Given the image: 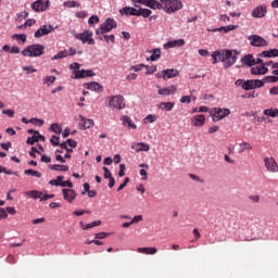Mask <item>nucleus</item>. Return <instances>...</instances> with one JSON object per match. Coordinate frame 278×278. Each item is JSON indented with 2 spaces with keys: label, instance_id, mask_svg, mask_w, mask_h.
Listing matches in <instances>:
<instances>
[{
  "label": "nucleus",
  "instance_id": "nucleus-1",
  "mask_svg": "<svg viewBox=\"0 0 278 278\" xmlns=\"http://www.w3.org/2000/svg\"><path fill=\"white\" fill-rule=\"evenodd\" d=\"M211 56L214 65L222 62L225 68H229L237 62V52L228 49L215 50L212 52Z\"/></svg>",
  "mask_w": 278,
  "mask_h": 278
},
{
  "label": "nucleus",
  "instance_id": "nucleus-2",
  "mask_svg": "<svg viewBox=\"0 0 278 278\" xmlns=\"http://www.w3.org/2000/svg\"><path fill=\"white\" fill-rule=\"evenodd\" d=\"M45 53V46L41 43H33L22 50V55L26 58H39Z\"/></svg>",
  "mask_w": 278,
  "mask_h": 278
},
{
  "label": "nucleus",
  "instance_id": "nucleus-3",
  "mask_svg": "<svg viewBox=\"0 0 278 278\" xmlns=\"http://www.w3.org/2000/svg\"><path fill=\"white\" fill-rule=\"evenodd\" d=\"M162 10L166 13H175L182 8V2L180 0H160Z\"/></svg>",
  "mask_w": 278,
  "mask_h": 278
},
{
  "label": "nucleus",
  "instance_id": "nucleus-4",
  "mask_svg": "<svg viewBox=\"0 0 278 278\" xmlns=\"http://www.w3.org/2000/svg\"><path fill=\"white\" fill-rule=\"evenodd\" d=\"M117 27V23L113 18L105 20L104 23L101 24V26L96 30L97 36H102L106 33H110L112 29Z\"/></svg>",
  "mask_w": 278,
  "mask_h": 278
},
{
  "label": "nucleus",
  "instance_id": "nucleus-5",
  "mask_svg": "<svg viewBox=\"0 0 278 278\" xmlns=\"http://www.w3.org/2000/svg\"><path fill=\"white\" fill-rule=\"evenodd\" d=\"M74 37L77 40H80L84 45L88 43L89 46L96 45V41L93 39V33L90 30H86L84 33H74Z\"/></svg>",
  "mask_w": 278,
  "mask_h": 278
},
{
  "label": "nucleus",
  "instance_id": "nucleus-6",
  "mask_svg": "<svg viewBox=\"0 0 278 278\" xmlns=\"http://www.w3.org/2000/svg\"><path fill=\"white\" fill-rule=\"evenodd\" d=\"M109 106L113 110H123L126 106L123 96H111L109 98Z\"/></svg>",
  "mask_w": 278,
  "mask_h": 278
},
{
  "label": "nucleus",
  "instance_id": "nucleus-7",
  "mask_svg": "<svg viewBox=\"0 0 278 278\" xmlns=\"http://www.w3.org/2000/svg\"><path fill=\"white\" fill-rule=\"evenodd\" d=\"M230 110L229 109H222V108H214L212 110V119L213 122H219L224 119L225 117L230 115Z\"/></svg>",
  "mask_w": 278,
  "mask_h": 278
},
{
  "label": "nucleus",
  "instance_id": "nucleus-8",
  "mask_svg": "<svg viewBox=\"0 0 278 278\" xmlns=\"http://www.w3.org/2000/svg\"><path fill=\"white\" fill-rule=\"evenodd\" d=\"M248 41H250V46L261 48V47H268V41L261 37L260 35H250L248 37Z\"/></svg>",
  "mask_w": 278,
  "mask_h": 278
},
{
  "label": "nucleus",
  "instance_id": "nucleus-9",
  "mask_svg": "<svg viewBox=\"0 0 278 278\" xmlns=\"http://www.w3.org/2000/svg\"><path fill=\"white\" fill-rule=\"evenodd\" d=\"M264 87V81L261 79H248L244 81L243 90L251 91L255 89H261Z\"/></svg>",
  "mask_w": 278,
  "mask_h": 278
},
{
  "label": "nucleus",
  "instance_id": "nucleus-10",
  "mask_svg": "<svg viewBox=\"0 0 278 278\" xmlns=\"http://www.w3.org/2000/svg\"><path fill=\"white\" fill-rule=\"evenodd\" d=\"M132 3H139L152 10H162V2H159L157 0H132Z\"/></svg>",
  "mask_w": 278,
  "mask_h": 278
},
{
  "label": "nucleus",
  "instance_id": "nucleus-11",
  "mask_svg": "<svg viewBox=\"0 0 278 278\" xmlns=\"http://www.w3.org/2000/svg\"><path fill=\"white\" fill-rule=\"evenodd\" d=\"M264 164L269 173L271 174L278 173V164L276 160L273 159V156H265Z\"/></svg>",
  "mask_w": 278,
  "mask_h": 278
},
{
  "label": "nucleus",
  "instance_id": "nucleus-12",
  "mask_svg": "<svg viewBox=\"0 0 278 278\" xmlns=\"http://www.w3.org/2000/svg\"><path fill=\"white\" fill-rule=\"evenodd\" d=\"M50 1L49 0H37L31 4V9L35 12H45L49 8Z\"/></svg>",
  "mask_w": 278,
  "mask_h": 278
},
{
  "label": "nucleus",
  "instance_id": "nucleus-13",
  "mask_svg": "<svg viewBox=\"0 0 278 278\" xmlns=\"http://www.w3.org/2000/svg\"><path fill=\"white\" fill-rule=\"evenodd\" d=\"M63 199L68 203H73L77 199V192L74 189H62Z\"/></svg>",
  "mask_w": 278,
  "mask_h": 278
},
{
  "label": "nucleus",
  "instance_id": "nucleus-14",
  "mask_svg": "<svg viewBox=\"0 0 278 278\" xmlns=\"http://www.w3.org/2000/svg\"><path fill=\"white\" fill-rule=\"evenodd\" d=\"M241 62L245 66L252 67V66H255V65L260 64L262 62V60L261 59H254L253 54H248V55H244L241 59Z\"/></svg>",
  "mask_w": 278,
  "mask_h": 278
},
{
  "label": "nucleus",
  "instance_id": "nucleus-15",
  "mask_svg": "<svg viewBox=\"0 0 278 278\" xmlns=\"http://www.w3.org/2000/svg\"><path fill=\"white\" fill-rule=\"evenodd\" d=\"M78 122H79V127L83 130L90 129L91 127L94 126V121L93 119H87L85 116L79 115L78 116Z\"/></svg>",
  "mask_w": 278,
  "mask_h": 278
},
{
  "label": "nucleus",
  "instance_id": "nucleus-16",
  "mask_svg": "<svg viewBox=\"0 0 278 278\" xmlns=\"http://www.w3.org/2000/svg\"><path fill=\"white\" fill-rule=\"evenodd\" d=\"M267 14V7L265 4L258 5L252 10V17L263 18Z\"/></svg>",
  "mask_w": 278,
  "mask_h": 278
},
{
  "label": "nucleus",
  "instance_id": "nucleus-17",
  "mask_svg": "<svg viewBox=\"0 0 278 278\" xmlns=\"http://www.w3.org/2000/svg\"><path fill=\"white\" fill-rule=\"evenodd\" d=\"M54 30V28L51 25H43L42 27H40L36 33H35V37L36 38H41L43 36L49 35L50 33H52Z\"/></svg>",
  "mask_w": 278,
  "mask_h": 278
},
{
  "label": "nucleus",
  "instance_id": "nucleus-18",
  "mask_svg": "<svg viewBox=\"0 0 278 278\" xmlns=\"http://www.w3.org/2000/svg\"><path fill=\"white\" fill-rule=\"evenodd\" d=\"M176 91H177L176 86L172 85L168 87L160 88L157 90V94H161L162 97H169L170 94H175Z\"/></svg>",
  "mask_w": 278,
  "mask_h": 278
},
{
  "label": "nucleus",
  "instance_id": "nucleus-19",
  "mask_svg": "<svg viewBox=\"0 0 278 278\" xmlns=\"http://www.w3.org/2000/svg\"><path fill=\"white\" fill-rule=\"evenodd\" d=\"M185 46L184 39H174L173 41H167V43L164 45L165 50H169L173 48H180Z\"/></svg>",
  "mask_w": 278,
  "mask_h": 278
},
{
  "label": "nucleus",
  "instance_id": "nucleus-20",
  "mask_svg": "<svg viewBox=\"0 0 278 278\" xmlns=\"http://www.w3.org/2000/svg\"><path fill=\"white\" fill-rule=\"evenodd\" d=\"M179 75L178 70L176 68H167V70H163V79H173L175 77H177Z\"/></svg>",
  "mask_w": 278,
  "mask_h": 278
},
{
  "label": "nucleus",
  "instance_id": "nucleus-21",
  "mask_svg": "<svg viewBox=\"0 0 278 278\" xmlns=\"http://www.w3.org/2000/svg\"><path fill=\"white\" fill-rule=\"evenodd\" d=\"M121 15H126V16H138V8H130V7H125L119 10Z\"/></svg>",
  "mask_w": 278,
  "mask_h": 278
},
{
  "label": "nucleus",
  "instance_id": "nucleus-22",
  "mask_svg": "<svg viewBox=\"0 0 278 278\" xmlns=\"http://www.w3.org/2000/svg\"><path fill=\"white\" fill-rule=\"evenodd\" d=\"M252 75L260 76L268 73V68L265 65H256L251 70Z\"/></svg>",
  "mask_w": 278,
  "mask_h": 278
},
{
  "label": "nucleus",
  "instance_id": "nucleus-23",
  "mask_svg": "<svg viewBox=\"0 0 278 278\" xmlns=\"http://www.w3.org/2000/svg\"><path fill=\"white\" fill-rule=\"evenodd\" d=\"M87 89L92 92H103L104 88L97 81L88 83Z\"/></svg>",
  "mask_w": 278,
  "mask_h": 278
},
{
  "label": "nucleus",
  "instance_id": "nucleus-24",
  "mask_svg": "<svg viewBox=\"0 0 278 278\" xmlns=\"http://www.w3.org/2000/svg\"><path fill=\"white\" fill-rule=\"evenodd\" d=\"M205 122H206L205 115H195V116L192 118V121H191L192 125H193V126H197V127H202V126H204Z\"/></svg>",
  "mask_w": 278,
  "mask_h": 278
},
{
  "label": "nucleus",
  "instance_id": "nucleus-25",
  "mask_svg": "<svg viewBox=\"0 0 278 278\" xmlns=\"http://www.w3.org/2000/svg\"><path fill=\"white\" fill-rule=\"evenodd\" d=\"M132 150H135L137 153L139 152H148L150 151V146L147 143H135L132 144Z\"/></svg>",
  "mask_w": 278,
  "mask_h": 278
},
{
  "label": "nucleus",
  "instance_id": "nucleus-26",
  "mask_svg": "<svg viewBox=\"0 0 278 278\" xmlns=\"http://www.w3.org/2000/svg\"><path fill=\"white\" fill-rule=\"evenodd\" d=\"M123 126L127 127L128 129H137L136 124L132 123L131 118L128 116L121 117Z\"/></svg>",
  "mask_w": 278,
  "mask_h": 278
},
{
  "label": "nucleus",
  "instance_id": "nucleus-27",
  "mask_svg": "<svg viewBox=\"0 0 278 278\" xmlns=\"http://www.w3.org/2000/svg\"><path fill=\"white\" fill-rule=\"evenodd\" d=\"M26 195L34 200H40L42 202L43 193L38 190H30L26 192Z\"/></svg>",
  "mask_w": 278,
  "mask_h": 278
},
{
  "label": "nucleus",
  "instance_id": "nucleus-28",
  "mask_svg": "<svg viewBox=\"0 0 278 278\" xmlns=\"http://www.w3.org/2000/svg\"><path fill=\"white\" fill-rule=\"evenodd\" d=\"M135 8H138V14L137 16H142L144 18H148L152 15V11L149 9H143L135 3Z\"/></svg>",
  "mask_w": 278,
  "mask_h": 278
},
{
  "label": "nucleus",
  "instance_id": "nucleus-29",
  "mask_svg": "<svg viewBox=\"0 0 278 278\" xmlns=\"http://www.w3.org/2000/svg\"><path fill=\"white\" fill-rule=\"evenodd\" d=\"M278 56V49H270L265 50L261 53V58H277Z\"/></svg>",
  "mask_w": 278,
  "mask_h": 278
},
{
  "label": "nucleus",
  "instance_id": "nucleus-30",
  "mask_svg": "<svg viewBox=\"0 0 278 278\" xmlns=\"http://www.w3.org/2000/svg\"><path fill=\"white\" fill-rule=\"evenodd\" d=\"M150 53H152V55L148 58V61L156 62L161 58V48H155L150 51Z\"/></svg>",
  "mask_w": 278,
  "mask_h": 278
},
{
  "label": "nucleus",
  "instance_id": "nucleus-31",
  "mask_svg": "<svg viewBox=\"0 0 278 278\" xmlns=\"http://www.w3.org/2000/svg\"><path fill=\"white\" fill-rule=\"evenodd\" d=\"M49 168L54 172H68V166L63 164H50Z\"/></svg>",
  "mask_w": 278,
  "mask_h": 278
},
{
  "label": "nucleus",
  "instance_id": "nucleus-32",
  "mask_svg": "<svg viewBox=\"0 0 278 278\" xmlns=\"http://www.w3.org/2000/svg\"><path fill=\"white\" fill-rule=\"evenodd\" d=\"M101 224H102L101 220H94V222H92V223H90V224H86V225H85L84 222H80V223H79L81 229H84V230H87V229H90V228L100 226Z\"/></svg>",
  "mask_w": 278,
  "mask_h": 278
},
{
  "label": "nucleus",
  "instance_id": "nucleus-33",
  "mask_svg": "<svg viewBox=\"0 0 278 278\" xmlns=\"http://www.w3.org/2000/svg\"><path fill=\"white\" fill-rule=\"evenodd\" d=\"M137 252L147 254V255H154L156 254L157 250L155 248H139Z\"/></svg>",
  "mask_w": 278,
  "mask_h": 278
},
{
  "label": "nucleus",
  "instance_id": "nucleus-34",
  "mask_svg": "<svg viewBox=\"0 0 278 278\" xmlns=\"http://www.w3.org/2000/svg\"><path fill=\"white\" fill-rule=\"evenodd\" d=\"M175 106L174 102H161L159 105V109L163 110V111H172Z\"/></svg>",
  "mask_w": 278,
  "mask_h": 278
},
{
  "label": "nucleus",
  "instance_id": "nucleus-35",
  "mask_svg": "<svg viewBox=\"0 0 278 278\" xmlns=\"http://www.w3.org/2000/svg\"><path fill=\"white\" fill-rule=\"evenodd\" d=\"M73 79H85L86 78V70L73 71Z\"/></svg>",
  "mask_w": 278,
  "mask_h": 278
},
{
  "label": "nucleus",
  "instance_id": "nucleus-36",
  "mask_svg": "<svg viewBox=\"0 0 278 278\" xmlns=\"http://www.w3.org/2000/svg\"><path fill=\"white\" fill-rule=\"evenodd\" d=\"M238 147V153H243L245 150H252L253 147L249 143V142H243V143H239L237 144Z\"/></svg>",
  "mask_w": 278,
  "mask_h": 278
},
{
  "label": "nucleus",
  "instance_id": "nucleus-37",
  "mask_svg": "<svg viewBox=\"0 0 278 278\" xmlns=\"http://www.w3.org/2000/svg\"><path fill=\"white\" fill-rule=\"evenodd\" d=\"M262 81L265 84H276L278 83V76L275 75H270V76H266L264 79H262Z\"/></svg>",
  "mask_w": 278,
  "mask_h": 278
},
{
  "label": "nucleus",
  "instance_id": "nucleus-38",
  "mask_svg": "<svg viewBox=\"0 0 278 278\" xmlns=\"http://www.w3.org/2000/svg\"><path fill=\"white\" fill-rule=\"evenodd\" d=\"M25 175L26 176H33V177H36V178H41L42 174L38 170H35V169H25Z\"/></svg>",
  "mask_w": 278,
  "mask_h": 278
},
{
  "label": "nucleus",
  "instance_id": "nucleus-39",
  "mask_svg": "<svg viewBox=\"0 0 278 278\" xmlns=\"http://www.w3.org/2000/svg\"><path fill=\"white\" fill-rule=\"evenodd\" d=\"M264 114L269 117H278V109H267L264 111Z\"/></svg>",
  "mask_w": 278,
  "mask_h": 278
},
{
  "label": "nucleus",
  "instance_id": "nucleus-40",
  "mask_svg": "<svg viewBox=\"0 0 278 278\" xmlns=\"http://www.w3.org/2000/svg\"><path fill=\"white\" fill-rule=\"evenodd\" d=\"M65 58H67V55H66V51H65V49H64V50L58 52L56 54H54V55L51 58V60H52V61H56V60H62V59H65Z\"/></svg>",
  "mask_w": 278,
  "mask_h": 278
},
{
  "label": "nucleus",
  "instance_id": "nucleus-41",
  "mask_svg": "<svg viewBox=\"0 0 278 278\" xmlns=\"http://www.w3.org/2000/svg\"><path fill=\"white\" fill-rule=\"evenodd\" d=\"M63 176H58L55 179L50 180L49 184L54 187H61V182L63 181Z\"/></svg>",
  "mask_w": 278,
  "mask_h": 278
},
{
  "label": "nucleus",
  "instance_id": "nucleus-42",
  "mask_svg": "<svg viewBox=\"0 0 278 278\" xmlns=\"http://www.w3.org/2000/svg\"><path fill=\"white\" fill-rule=\"evenodd\" d=\"M99 39L106 42H115V35H100Z\"/></svg>",
  "mask_w": 278,
  "mask_h": 278
},
{
  "label": "nucleus",
  "instance_id": "nucleus-43",
  "mask_svg": "<svg viewBox=\"0 0 278 278\" xmlns=\"http://www.w3.org/2000/svg\"><path fill=\"white\" fill-rule=\"evenodd\" d=\"M55 80H56L55 76H46L43 79V85H47L48 87H50L51 85L54 84Z\"/></svg>",
  "mask_w": 278,
  "mask_h": 278
},
{
  "label": "nucleus",
  "instance_id": "nucleus-44",
  "mask_svg": "<svg viewBox=\"0 0 278 278\" xmlns=\"http://www.w3.org/2000/svg\"><path fill=\"white\" fill-rule=\"evenodd\" d=\"M192 100H193V101H197V97H194V96H182V97L180 98V102H181V103H191Z\"/></svg>",
  "mask_w": 278,
  "mask_h": 278
},
{
  "label": "nucleus",
  "instance_id": "nucleus-45",
  "mask_svg": "<svg viewBox=\"0 0 278 278\" xmlns=\"http://www.w3.org/2000/svg\"><path fill=\"white\" fill-rule=\"evenodd\" d=\"M225 34L238 29L237 25H229V26H223L220 27Z\"/></svg>",
  "mask_w": 278,
  "mask_h": 278
},
{
  "label": "nucleus",
  "instance_id": "nucleus-46",
  "mask_svg": "<svg viewBox=\"0 0 278 278\" xmlns=\"http://www.w3.org/2000/svg\"><path fill=\"white\" fill-rule=\"evenodd\" d=\"M142 68H146V64L141 63V64H137V65H132L130 67V71H134L135 73L141 72Z\"/></svg>",
  "mask_w": 278,
  "mask_h": 278
},
{
  "label": "nucleus",
  "instance_id": "nucleus-47",
  "mask_svg": "<svg viewBox=\"0 0 278 278\" xmlns=\"http://www.w3.org/2000/svg\"><path fill=\"white\" fill-rule=\"evenodd\" d=\"M50 130L60 135L62 131V128L59 124L55 123L51 125Z\"/></svg>",
  "mask_w": 278,
  "mask_h": 278
},
{
  "label": "nucleus",
  "instance_id": "nucleus-48",
  "mask_svg": "<svg viewBox=\"0 0 278 278\" xmlns=\"http://www.w3.org/2000/svg\"><path fill=\"white\" fill-rule=\"evenodd\" d=\"M65 8H79L80 4L76 1H66L64 2Z\"/></svg>",
  "mask_w": 278,
  "mask_h": 278
},
{
  "label": "nucleus",
  "instance_id": "nucleus-49",
  "mask_svg": "<svg viewBox=\"0 0 278 278\" xmlns=\"http://www.w3.org/2000/svg\"><path fill=\"white\" fill-rule=\"evenodd\" d=\"M144 68H147V75H153L157 71L156 65H152V66L146 65Z\"/></svg>",
  "mask_w": 278,
  "mask_h": 278
},
{
  "label": "nucleus",
  "instance_id": "nucleus-50",
  "mask_svg": "<svg viewBox=\"0 0 278 278\" xmlns=\"http://www.w3.org/2000/svg\"><path fill=\"white\" fill-rule=\"evenodd\" d=\"M100 23V17L97 15H92L89 20H88V24L89 25H96Z\"/></svg>",
  "mask_w": 278,
  "mask_h": 278
},
{
  "label": "nucleus",
  "instance_id": "nucleus-51",
  "mask_svg": "<svg viewBox=\"0 0 278 278\" xmlns=\"http://www.w3.org/2000/svg\"><path fill=\"white\" fill-rule=\"evenodd\" d=\"M156 119H157V117H156L155 115L150 114V115H148V116L144 118V123H146V124H148V123L152 124V123L156 122Z\"/></svg>",
  "mask_w": 278,
  "mask_h": 278
},
{
  "label": "nucleus",
  "instance_id": "nucleus-52",
  "mask_svg": "<svg viewBox=\"0 0 278 278\" xmlns=\"http://www.w3.org/2000/svg\"><path fill=\"white\" fill-rule=\"evenodd\" d=\"M103 172H104L103 174L104 179L113 178L111 170L106 166H103Z\"/></svg>",
  "mask_w": 278,
  "mask_h": 278
},
{
  "label": "nucleus",
  "instance_id": "nucleus-53",
  "mask_svg": "<svg viewBox=\"0 0 278 278\" xmlns=\"http://www.w3.org/2000/svg\"><path fill=\"white\" fill-rule=\"evenodd\" d=\"M22 71L27 72V74L37 73V70L34 66H22Z\"/></svg>",
  "mask_w": 278,
  "mask_h": 278
},
{
  "label": "nucleus",
  "instance_id": "nucleus-54",
  "mask_svg": "<svg viewBox=\"0 0 278 278\" xmlns=\"http://www.w3.org/2000/svg\"><path fill=\"white\" fill-rule=\"evenodd\" d=\"M111 233L109 232H99V233H96L94 235V239H99V240H103L105 239L106 237H109Z\"/></svg>",
  "mask_w": 278,
  "mask_h": 278
},
{
  "label": "nucleus",
  "instance_id": "nucleus-55",
  "mask_svg": "<svg viewBox=\"0 0 278 278\" xmlns=\"http://www.w3.org/2000/svg\"><path fill=\"white\" fill-rule=\"evenodd\" d=\"M80 67H81V64H79L78 62H73L70 65V70H72L73 72H78Z\"/></svg>",
  "mask_w": 278,
  "mask_h": 278
},
{
  "label": "nucleus",
  "instance_id": "nucleus-56",
  "mask_svg": "<svg viewBox=\"0 0 278 278\" xmlns=\"http://www.w3.org/2000/svg\"><path fill=\"white\" fill-rule=\"evenodd\" d=\"M60 187L61 188H66L67 187L70 189H73V182H71L70 180H65V181L61 180Z\"/></svg>",
  "mask_w": 278,
  "mask_h": 278
},
{
  "label": "nucleus",
  "instance_id": "nucleus-57",
  "mask_svg": "<svg viewBox=\"0 0 278 278\" xmlns=\"http://www.w3.org/2000/svg\"><path fill=\"white\" fill-rule=\"evenodd\" d=\"M125 170H126V165L125 164H119V169H118V177H124L125 176Z\"/></svg>",
  "mask_w": 278,
  "mask_h": 278
},
{
  "label": "nucleus",
  "instance_id": "nucleus-58",
  "mask_svg": "<svg viewBox=\"0 0 278 278\" xmlns=\"http://www.w3.org/2000/svg\"><path fill=\"white\" fill-rule=\"evenodd\" d=\"M29 122L31 124L36 125V126H39V127H41L45 124V122L42 119H39V118H31Z\"/></svg>",
  "mask_w": 278,
  "mask_h": 278
},
{
  "label": "nucleus",
  "instance_id": "nucleus-59",
  "mask_svg": "<svg viewBox=\"0 0 278 278\" xmlns=\"http://www.w3.org/2000/svg\"><path fill=\"white\" fill-rule=\"evenodd\" d=\"M13 38L22 41V43H25L27 40V35H13Z\"/></svg>",
  "mask_w": 278,
  "mask_h": 278
},
{
  "label": "nucleus",
  "instance_id": "nucleus-60",
  "mask_svg": "<svg viewBox=\"0 0 278 278\" xmlns=\"http://www.w3.org/2000/svg\"><path fill=\"white\" fill-rule=\"evenodd\" d=\"M66 142H67V148H71V149L77 148V142L76 141H74L72 139H67Z\"/></svg>",
  "mask_w": 278,
  "mask_h": 278
},
{
  "label": "nucleus",
  "instance_id": "nucleus-61",
  "mask_svg": "<svg viewBox=\"0 0 278 278\" xmlns=\"http://www.w3.org/2000/svg\"><path fill=\"white\" fill-rule=\"evenodd\" d=\"M60 138L56 136H53L50 140V142L52 143L53 147H59L60 142H59Z\"/></svg>",
  "mask_w": 278,
  "mask_h": 278
},
{
  "label": "nucleus",
  "instance_id": "nucleus-62",
  "mask_svg": "<svg viewBox=\"0 0 278 278\" xmlns=\"http://www.w3.org/2000/svg\"><path fill=\"white\" fill-rule=\"evenodd\" d=\"M1 113L3 115H8L9 117H14V114H15L13 110H2Z\"/></svg>",
  "mask_w": 278,
  "mask_h": 278
},
{
  "label": "nucleus",
  "instance_id": "nucleus-63",
  "mask_svg": "<svg viewBox=\"0 0 278 278\" xmlns=\"http://www.w3.org/2000/svg\"><path fill=\"white\" fill-rule=\"evenodd\" d=\"M269 93H270L273 97H277V96H278V86L273 87V88L270 89Z\"/></svg>",
  "mask_w": 278,
  "mask_h": 278
},
{
  "label": "nucleus",
  "instance_id": "nucleus-64",
  "mask_svg": "<svg viewBox=\"0 0 278 278\" xmlns=\"http://www.w3.org/2000/svg\"><path fill=\"white\" fill-rule=\"evenodd\" d=\"M36 142H38V141L36 140V137H34V136L27 139V143L30 146L35 144Z\"/></svg>",
  "mask_w": 278,
  "mask_h": 278
}]
</instances>
